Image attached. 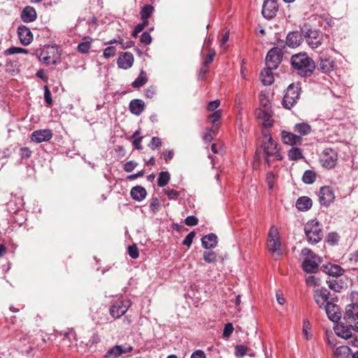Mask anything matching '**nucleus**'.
<instances>
[{"label": "nucleus", "instance_id": "1", "mask_svg": "<svg viewBox=\"0 0 358 358\" xmlns=\"http://www.w3.org/2000/svg\"><path fill=\"white\" fill-rule=\"evenodd\" d=\"M290 62L292 68L301 77L310 76L315 69V62L305 52L292 55Z\"/></svg>", "mask_w": 358, "mask_h": 358}, {"label": "nucleus", "instance_id": "2", "mask_svg": "<svg viewBox=\"0 0 358 358\" xmlns=\"http://www.w3.org/2000/svg\"><path fill=\"white\" fill-rule=\"evenodd\" d=\"M262 148L266 156V162L268 165L273 161H280L282 156L278 150L277 143L273 140L269 134L264 133Z\"/></svg>", "mask_w": 358, "mask_h": 358}, {"label": "nucleus", "instance_id": "3", "mask_svg": "<svg viewBox=\"0 0 358 358\" xmlns=\"http://www.w3.org/2000/svg\"><path fill=\"white\" fill-rule=\"evenodd\" d=\"M301 33L306 43L313 50L321 46L325 38V36L321 31L313 29L308 25L302 27Z\"/></svg>", "mask_w": 358, "mask_h": 358}, {"label": "nucleus", "instance_id": "4", "mask_svg": "<svg viewBox=\"0 0 358 358\" xmlns=\"http://www.w3.org/2000/svg\"><path fill=\"white\" fill-rule=\"evenodd\" d=\"M304 231L307 240L310 244L319 243L323 236L322 226L320 222L315 220L308 221L306 224Z\"/></svg>", "mask_w": 358, "mask_h": 358}, {"label": "nucleus", "instance_id": "5", "mask_svg": "<svg viewBox=\"0 0 358 358\" xmlns=\"http://www.w3.org/2000/svg\"><path fill=\"white\" fill-rule=\"evenodd\" d=\"M302 255L305 257L302 266L304 271L307 273H315L320 264V259L308 248H303L301 251Z\"/></svg>", "mask_w": 358, "mask_h": 358}, {"label": "nucleus", "instance_id": "6", "mask_svg": "<svg viewBox=\"0 0 358 358\" xmlns=\"http://www.w3.org/2000/svg\"><path fill=\"white\" fill-rule=\"evenodd\" d=\"M299 83H292L287 88L282 99V105L287 109L292 108L297 102L300 96Z\"/></svg>", "mask_w": 358, "mask_h": 358}, {"label": "nucleus", "instance_id": "7", "mask_svg": "<svg viewBox=\"0 0 358 358\" xmlns=\"http://www.w3.org/2000/svg\"><path fill=\"white\" fill-rule=\"evenodd\" d=\"M281 241L279 231L276 226L272 225L269 229L267 238V248L272 253H276L278 256L282 255Z\"/></svg>", "mask_w": 358, "mask_h": 358}, {"label": "nucleus", "instance_id": "8", "mask_svg": "<svg viewBox=\"0 0 358 358\" xmlns=\"http://www.w3.org/2000/svg\"><path fill=\"white\" fill-rule=\"evenodd\" d=\"M343 320L347 327L358 331V305L354 303L348 305Z\"/></svg>", "mask_w": 358, "mask_h": 358}, {"label": "nucleus", "instance_id": "9", "mask_svg": "<svg viewBox=\"0 0 358 358\" xmlns=\"http://www.w3.org/2000/svg\"><path fill=\"white\" fill-rule=\"evenodd\" d=\"M320 162L324 167L331 169L337 162V153L331 148H326L320 156Z\"/></svg>", "mask_w": 358, "mask_h": 358}, {"label": "nucleus", "instance_id": "10", "mask_svg": "<svg viewBox=\"0 0 358 358\" xmlns=\"http://www.w3.org/2000/svg\"><path fill=\"white\" fill-rule=\"evenodd\" d=\"M320 203L323 206H329L334 201L335 194L331 187L324 186L320 189L318 193Z\"/></svg>", "mask_w": 358, "mask_h": 358}, {"label": "nucleus", "instance_id": "11", "mask_svg": "<svg viewBox=\"0 0 358 358\" xmlns=\"http://www.w3.org/2000/svg\"><path fill=\"white\" fill-rule=\"evenodd\" d=\"M131 303L129 300L117 301L110 308V315L115 319L120 318L126 313L129 308L131 306Z\"/></svg>", "mask_w": 358, "mask_h": 358}, {"label": "nucleus", "instance_id": "12", "mask_svg": "<svg viewBox=\"0 0 358 358\" xmlns=\"http://www.w3.org/2000/svg\"><path fill=\"white\" fill-rule=\"evenodd\" d=\"M281 50L278 48H273L268 51L266 57V64L269 69H276L282 59Z\"/></svg>", "mask_w": 358, "mask_h": 358}, {"label": "nucleus", "instance_id": "13", "mask_svg": "<svg viewBox=\"0 0 358 358\" xmlns=\"http://www.w3.org/2000/svg\"><path fill=\"white\" fill-rule=\"evenodd\" d=\"M278 9L276 0H264L262 13L265 18L271 19L275 16Z\"/></svg>", "mask_w": 358, "mask_h": 358}, {"label": "nucleus", "instance_id": "14", "mask_svg": "<svg viewBox=\"0 0 358 358\" xmlns=\"http://www.w3.org/2000/svg\"><path fill=\"white\" fill-rule=\"evenodd\" d=\"M52 135L50 129H38L31 134V140L36 143H41L50 141L52 138Z\"/></svg>", "mask_w": 358, "mask_h": 358}, {"label": "nucleus", "instance_id": "15", "mask_svg": "<svg viewBox=\"0 0 358 358\" xmlns=\"http://www.w3.org/2000/svg\"><path fill=\"white\" fill-rule=\"evenodd\" d=\"M17 36L20 43L24 45H29L33 41V34L29 27L20 25L17 28Z\"/></svg>", "mask_w": 358, "mask_h": 358}, {"label": "nucleus", "instance_id": "16", "mask_svg": "<svg viewBox=\"0 0 358 358\" xmlns=\"http://www.w3.org/2000/svg\"><path fill=\"white\" fill-rule=\"evenodd\" d=\"M329 292L324 288L317 289L314 291V299L320 308H324L329 299Z\"/></svg>", "mask_w": 358, "mask_h": 358}, {"label": "nucleus", "instance_id": "17", "mask_svg": "<svg viewBox=\"0 0 358 358\" xmlns=\"http://www.w3.org/2000/svg\"><path fill=\"white\" fill-rule=\"evenodd\" d=\"M325 309L328 318L334 322H337L341 319L340 308L336 304L331 302H327L324 308Z\"/></svg>", "mask_w": 358, "mask_h": 358}, {"label": "nucleus", "instance_id": "18", "mask_svg": "<svg viewBox=\"0 0 358 358\" xmlns=\"http://www.w3.org/2000/svg\"><path fill=\"white\" fill-rule=\"evenodd\" d=\"M281 140L284 144L289 145L301 144L302 142V138L300 136L285 130L281 132Z\"/></svg>", "mask_w": 358, "mask_h": 358}, {"label": "nucleus", "instance_id": "19", "mask_svg": "<svg viewBox=\"0 0 358 358\" xmlns=\"http://www.w3.org/2000/svg\"><path fill=\"white\" fill-rule=\"evenodd\" d=\"M134 63L133 55L130 52H124L117 59V65L120 69H129Z\"/></svg>", "mask_w": 358, "mask_h": 358}, {"label": "nucleus", "instance_id": "20", "mask_svg": "<svg viewBox=\"0 0 358 358\" xmlns=\"http://www.w3.org/2000/svg\"><path fill=\"white\" fill-rule=\"evenodd\" d=\"M36 17L37 14L35 8L29 6L24 7L21 13L22 20L27 23L35 21Z\"/></svg>", "mask_w": 358, "mask_h": 358}, {"label": "nucleus", "instance_id": "21", "mask_svg": "<svg viewBox=\"0 0 358 358\" xmlns=\"http://www.w3.org/2000/svg\"><path fill=\"white\" fill-rule=\"evenodd\" d=\"M302 33L299 31H292L287 34L286 38V44L290 48L298 47L302 41Z\"/></svg>", "mask_w": 358, "mask_h": 358}, {"label": "nucleus", "instance_id": "22", "mask_svg": "<svg viewBox=\"0 0 358 358\" xmlns=\"http://www.w3.org/2000/svg\"><path fill=\"white\" fill-rule=\"evenodd\" d=\"M132 350V348H129L128 349H124L121 345H115L114 347L109 349L106 355H104L105 358H117L121 356L124 353H127L130 352Z\"/></svg>", "mask_w": 358, "mask_h": 358}, {"label": "nucleus", "instance_id": "23", "mask_svg": "<svg viewBox=\"0 0 358 358\" xmlns=\"http://www.w3.org/2000/svg\"><path fill=\"white\" fill-rule=\"evenodd\" d=\"M323 271L329 275L338 277L344 273V269L337 264H329L323 266Z\"/></svg>", "mask_w": 358, "mask_h": 358}, {"label": "nucleus", "instance_id": "24", "mask_svg": "<svg viewBox=\"0 0 358 358\" xmlns=\"http://www.w3.org/2000/svg\"><path fill=\"white\" fill-rule=\"evenodd\" d=\"M336 63L334 60L330 57L320 58L318 69L323 73H329L334 69Z\"/></svg>", "mask_w": 358, "mask_h": 358}, {"label": "nucleus", "instance_id": "25", "mask_svg": "<svg viewBox=\"0 0 358 358\" xmlns=\"http://www.w3.org/2000/svg\"><path fill=\"white\" fill-rule=\"evenodd\" d=\"M217 243V237L215 234H209L201 238V245L205 249L214 248Z\"/></svg>", "mask_w": 358, "mask_h": 358}, {"label": "nucleus", "instance_id": "26", "mask_svg": "<svg viewBox=\"0 0 358 358\" xmlns=\"http://www.w3.org/2000/svg\"><path fill=\"white\" fill-rule=\"evenodd\" d=\"M274 69L266 68L263 69L260 73V80L265 86L271 85L274 81V76L272 70Z\"/></svg>", "mask_w": 358, "mask_h": 358}, {"label": "nucleus", "instance_id": "27", "mask_svg": "<svg viewBox=\"0 0 358 358\" xmlns=\"http://www.w3.org/2000/svg\"><path fill=\"white\" fill-rule=\"evenodd\" d=\"M130 195L134 200L141 201L146 197L147 192L143 187L136 186L131 188Z\"/></svg>", "mask_w": 358, "mask_h": 358}, {"label": "nucleus", "instance_id": "28", "mask_svg": "<svg viewBox=\"0 0 358 358\" xmlns=\"http://www.w3.org/2000/svg\"><path fill=\"white\" fill-rule=\"evenodd\" d=\"M329 288L334 292H340L344 289L345 284V282L338 278H329L327 280Z\"/></svg>", "mask_w": 358, "mask_h": 358}, {"label": "nucleus", "instance_id": "29", "mask_svg": "<svg viewBox=\"0 0 358 358\" xmlns=\"http://www.w3.org/2000/svg\"><path fill=\"white\" fill-rule=\"evenodd\" d=\"M145 108V103L141 99H134L129 103V109L131 113L139 115Z\"/></svg>", "mask_w": 358, "mask_h": 358}, {"label": "nucleus", "instance_id": "30", "mask_svg": "<svg viewBox=\"0 0 358 358\" xmlns=\"http://www.w3.org/2000/svg\"><path fill=\"white\" fill-rule=\"evenodd\" d=\"M313 205L312 199L308 196H301L296 202V207L301 211L309 210Z\"/></svg>", "mask_w": 358, "mask_h": 358}, {"label": "nucleus", "instance_id": "31", "mask_svg": "<svg viewBox=\"0 0 358 358\" xmlns=\"http://www.w3.org/2000/svg\"><path fill=\"white\" fill-rule=\"evenodd\" d=\"M351 350L346 345H341L334 350V356L335 358H350Z\"/></svg>", "mask_w": 358, "mask_h": 358}, {"label": "nucleus", "instance_id": "32", "mask_svg": "<svg viewBox=\"0 0 358 358\" xmlns=\"http://www.w3.org/2000/svg\"><path fill=\"white\" fill-rule=\"evenodd\" d=\"M311 131V127L308 123L300 122L294 125V131L300 136L308 135Z\"/></svg>", "mask_w": 358, "mask_h": 358}, {"label": "nucleus", "instance_id": "33", "mask_svg": "<svg viewBox=\"0 0 358 358\" xmlns=\"http://www.w3.org/2000/svg\"><path fill=\"white\" fill-rule=\"evenodd\" d=\"M288 157L289 160L296 161L303 158L302 150L297 147H292L288 151Z\"/></svg>", "mask_w": 358, "mask_h": 358}, {"label": "nucleus", "instance_id": "34", "mask_svg": "<svg viewBox=\"0 0 358 358\" xmlns=\"http://www.w3.org/2000/svg\"><path fill=\"white\" fill-rule=\"evenodd\" d=\"M154 12V7L150 4L144 6L141 10V16L143 21L148 22V19Z\"/></svg>", "mask_w": 358, "mask_h": 358}, {"label": "nucleus", "instance_id": "35", "mask_svg": "<svg viewBox=\"0 0 358 358\" xmlns=\"http://www.w3.org/2000/svg\"><path fill=\"white\" fill-rule=\"evenodd\" d=\"M147 81L146 73L142 71L138 77L131 83V85L134 88H138L143 86Z\"/></svg>", "mask_w": 358, "mask_h": 358}, {"label": "nucleus", "instance_id": "36", "mask_svg": "<svg viewBox=\"0 0 358 358\" xmlns=\"http://www.w3.org/2000/svg\"><path fill=\"white\" fill-rule=\"evenodd\" d=\"M316 174L313 171L307 170L304 172L302 180L306 184H312L315 181Z\"/></svg>", "mask_w": 358, "mask_h": 358}, {"label": "nucleus", "instance_id": "37", "mask_svg": "<svg viewBox=\"0 0 358 358\" xmlns=\"http://www.w3.org/2000/svg\"><path fill=\"white\" fill-rule=\"evenodd\" d=\"M170 174L167 171H162L159 173L158 180H157V185L159 187H164L166 186L169 180H170Z\"/></svg>", "mask_w": 358, "mask_h": 358}, {"label": "nucleus", "instance_id": "38", "mask_svg": "<svg viewBox=\"0 0 358 358\" xmlns=\"http://www.w3.org/2000/svg\"><path fill=\"white\" fill-rule=\"evenodd\" d=\"M28 52V50L22 48H17V47H12L5 50L4 55H10L14 54H18V53H24L27 54Z\"/></svg>", "mask_w": 358, "mask_h": 358}, {"label": "nucleus", "instance_id": "39", "mask_svg": "<svg viewBox=\"0 0 358 358\" xmlns=\"http://www.w3.org/2000/svg\"><path fill=\"white\" fill-rule=\"evenodd\" d=\"M203 259L207 263H214L217 261V254L213 251L205 252Z\"/></svg>", "mask_w": 358, "mask_h": 358}, {"label": "nucleus", "instance_id": "40", "mask_svg": "<svg viewBox=\"0 0 358 358\" xmlns=\"http://www.w3.org/2000/svg\"><path fill=\"white\" fill-rule=\"evenodd\" d=\"M222 115V110H217L215 111H213V113L208 116V118L210 120H212V123L213 127H215L217 125V122H219L220 117Z\"/></svg>", "mask_w": 358, "mask_h": 358}, {"label": "nucleus", "instance_id": "41", "mask_svg": "<svg viewBox=\"0 0 358 358\" xmlns=\"http://www.w3.org/2000/svg\"><path fill=\"white\" fill-rule=\"evenodd\" d=\"M139 134L138 131H136L131 136V138L134 139L133 141V145L137 150H142L143 147L141 145V142L143 139L142 136H138V134Z\"/></svg>", "mask_w": 358, "mask_h": 358}, {"label": "nucleus", "instance_id": "42", "mask_svg": "<svg viewBox=\"0 0 358 358\" xmlns=\"http://www.w3.org/2000/svg\"><path fill=\"white\" fill-rule=\"evenodd\" d=\"M90 47H91V42L85 41V42L79 43L77 49L79 52L85 54V53L88 52Z\"/></svg>", "mask_w": 358, "mask_h": 358}, {"label": "nucleus", "instance_id": "43", "mask_svg": "<svg viewBox=\"0 0 358 358\" xmlns=\"http://www.w3.org/2000/svg\"><path fill=\"white\" fill-rule=\"evenodd\" d=\"M116 54V48L114 46H108L103 50V57L106 59L113 57Z\"/></svg>", "mask_w": 358, "mask_h": 358}, {"label": "nucleus", "instance_id": "44", "mask_svg": "<svg viewBox=\"0 0 358 358\" xmlns=\"http://www.w3.org/2000/svg\"><path fill=\"white\" fill-rule=\"evenodd\" d=\"M306 282L308 286L316 287L320 285V279L314 275H309L306 278Z\"/></svg>", "mask_w": 358, "mask_h": 358}, {"label": "nucleus", "instance_id": "45", "mask_svg": "<svg viewBox=\"0 0 358 358\" xmlns=\"http://www.w3.org/2000/svg\"><path fill=\"white\" fill-rule=\"evenodd\" d=\"M164 192L169 199H176L180 196V193L178 192L169 187L164 189Z\"/></svg>", "mask_w": 358, "mask_h": 358}, {"label": "nucleus", "instance_id": "46", "mask_svg": "<svg viewBox=\"0 0 358 358\" xmlns=\"http://www.w3.org/2000/svg\"><path fill=\"white\" fill-rule=\"evenodd\" d=\"M266 183L270 189H273L275 181V176L272 172H269L266 175Z\"/></svg>", "mask_w": 358, "mask_h": 358}, {"label": "nucleus", "instance_id": "47", "mask_svg": "<svg viewBox=\"0 0 358 358\" xmlns=\"http://www.w3.org/2000/svg\"><path fill=\"white\" fill-rule=\"evenodd\" d=\"M148 22L143 21L141 23L138 24L132 32V36L136 37V36L143 31V29L148 25Z\"/></svg>", "mask_w": 358, "mask_h": 358}, {"label": "nucleus", "instance_id": "48", "mask_svg": "<svg viewBox=\"0 0 358 358\" xmlns=\"http://www.w3.org/2000/svg\"><path fill=\"white\" fill-rule=\"evenodd\" d=\"M234 331V327L231 323H227L225 324L223 330L222 335L224 338H228L231 336Z\"/></svg>", "mask_w": 358, "mask_h": 358}, {"label": "nucleus", "instance_id": "49", "mask_svg": "<svg viewBox=\"0 0 358 358\" xmlns=\"http://www.w3.org/2000/svg\"><path fill=\"white\" fill-rule=\"evenodd\" d=\"M215 55V50L213 49H210L209 52L205 59V61H204V66L206 67H207L213 61Z\"/></svg>", "mask_w": 358, "mask_h": 358}, {"label": "nucleus", "instance_id": "50", "mask_svg": "<svg viewBox=\"0 0 358 358\" xmlns=\"http://www.w3.org/2000/svg\"><path fill=\"white\" fill-rule=\"evenodd\" d=\"M128 252L132 259H136L139 255L138 248L135 245L128 247Z\"/></svg>", "mask_w": 358, "mask_h": 358}, {"label": "nucleus", "instance_id": "51", "mask_svg": "<svg viewBox=\"0 0 358 358\" xmlns=\"http://www.w3.org/2000/svg\"><path fill=\"white\" fill-rule=\"evenodd\" d=\"M44 99H45V103L48 106L52 105V98H51V93H50V91L49 90V89H48L47 85L44 86Z\"/></svg>", "mask_w": 358, "mask_h": 358}, {"label": "nucleus", "instance_id": "52", "mask_svg": "<svg viewBox=\"0 0 358 358\" xmlns=\"http://www.w3.org/2000/svg\"><path fill=\"white\" fill-rule=\"evenodd\" d=\"M194 236H195V233L194 231L189 233L184 238V240L182 241V244L184 245L189 247L192 243V241H193V238Z\"/></svg>", "mask_w": 358, "mask_h": 358}, {"label": "nucleus", "instance_id": "53", "mask_svg": "<svg viewBox=\"0 0 358 358\" xmlns=\"http://www.w3.org/2000/svg\"><path fill=\"white\" fill-rule=\"evenodd\" d=\"M214 133L213 129H208L203 136V141L206 143L210 142L213 139Z\"/></svg>", "mask_w": 358, "mask_h": 358}, {"label": "nucleus", "instance_id": "54", "mask_svg": "<svg viewBox=\"0 0 358 358\" xmlns=\"http://www.w3.org/2000/svg\"><path fill=\"white\" fill-rule=\"evenodd\" d=\"M141 42L145 45H149L152 41V37L148 32H143L141 36Z\"/></svg>", "mask_w": 358, "mask_h": 358}, {"label": "nucleus", "instance_id": "55", "mask_svg": "<svg viewBox=\"0 0 358 358\" xmlns=\"http://www.w3.org/2000/svg\"><path fill=\"white\" fill-rule=\"evenodd\" d=\"M220 105V101L218 99L210 101L207 106V110L208 111H215Z\"/></svg>", "mask_w": 358, "mask_h": 358}, {"label": "nucleus", "instance_id": "56", "mask_svg": "<svg viewBox=\"0 0 358 358\" xmlns=\"http://www.w3.org/2000/svg\"><path fill=\"white\" fill-rule=\"evenodd\" d=\"M137 163L134 161H129L124 164V170L126 172H131L137 166Z\"/></svg>", "mask_w": 358, "mask_h": 358}, {"label": "nucleus", "instance_id": "57", "mask_svg": "<svg viewBox=\"0 0 358 358\" xmlns=\"http://www.w3.org/2000/svg\"><path fill=\"white\" fill-rule=\"evenodd\" d=\"M185 223L187 226H190V227L195 226L198 224V219L195 216H193V215L188 216L185 220Z\"/></svg>", "mask_w": 358, "mask_h": 358}, {"label": "nucleus", "instance_id": "58", "mask_svg": "<svg viewBox=\"0 0 358 358\" xmlns=\"http://www.w3.org/2000/svg\"><path fill=\"white\" fill-rule=\"evenodd\" d=\"M259 102L264 108H268L270 106V101L267 96L264 94L261 93L259 94Z\"/></svg>", "mask_w": 358, "mask_h": 358}, {"label": "nucleus", "instance_id": "59", "mask_svg": "<svg viewBox=\"0 0 358 358\" xmlns=\"http://www.w3.org/2000/svg\"><path fill=\"white\" fill-rule=\"evenodd\" d=\"M162 141L161 139L158 137H153L151 140V142L149 145L150 148L152 150L161 146Z\"/></svg>", "mask_w": 358, "mask_h": 358}, {"label": "nucleus", "instance_id": "60", "mask_svg": "<svg viewBox=\"0 0 358 358\" xmlns=\"http://www.w3.org/2000/svg\"><path fill=\"white\" fill-rule=\"evenodd\" d=\"M159 206V199L157 198H153L150 204V210L152 212L155 213L156 211L158 210Z\"/></svg>", "mask_w": 358, "mask_h": 358}, {"label": "nucleus", "instance_id": "61", "mask_svg": "<svg viewBox=\"0 0 358 358\" xmlns=\"http://www.w3.org/2000/svg\"><path fill=\"white\" fill-rule=\"evenodd\" d=\"M338 235L336 233H330L327 236V241L334 245L338 241Z\"/></svg>", "mask_w": 358, "mask_h": 358}, {"label": "nucleus", "instance_id": "62", "mask_svg": "<svg viewBox=\"0 0 358 358\" xmlns=\"http://www.w3.org/2000/svg\"><path fill=\"white\" fill-rule=\"evenodd\" d=\"M246 352V348L243 345H237L236 347V355L237 356L243 357L245 355Z\"/></svg>", "mask_w": 358, "mask_h": 358}, {"label": "nucleus", "instance_id": "63", "mask_svg": "<svg viewBox=\"0 0 358 358\" xmlns=\"http://www.w3.org/2000/svg\"><path fill=\"white\" fill-rule=\"evenodd\" d=\"M336 334L338 336H340L343 338H345V339H348L352 337V333L349 330H345V331H343L342 332H341V331H338V329L336 331Z\"/></svg>", "mask_w": 358, "mask_h": 358}, {"label": "nucleus", "instance_id": "64", "mask_svg": "<svg viewBox=\"0 0 358 358\" xmlns=\"http://www.w3.org/2000/svg\"><path fill=\"white\" fill-rule=\"evenodd\" d=\"M31 151L28 148H22L20 149V155L22 158L28 159L30 157Z\"/></svg>", "mask_w": 358, "mask_h": 358}]
</instances>
